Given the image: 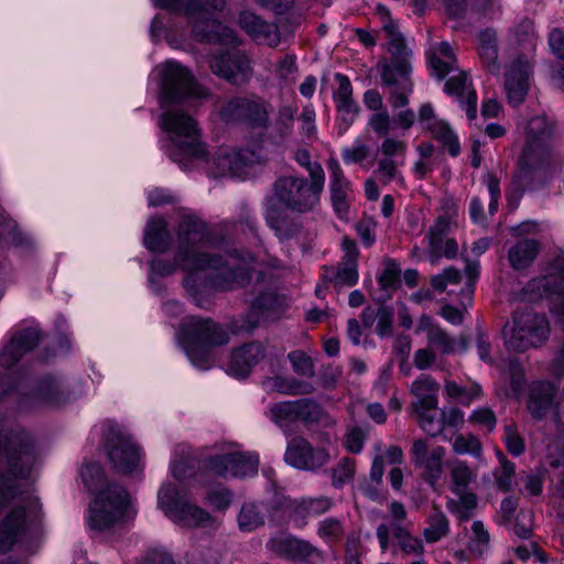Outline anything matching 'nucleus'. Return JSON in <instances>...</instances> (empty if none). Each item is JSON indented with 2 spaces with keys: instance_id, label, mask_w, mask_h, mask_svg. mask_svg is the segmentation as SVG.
I'll list each match as a JSON object with an SVG mask.
<instances>
[{
  "instance_id": "f257e3e1",
  "label": "nucleus",
  "mask_w": 564,
  "mask_h": 564,
  "mask_svg": "<svg viewBox=\"0 0 564 564\" xmlns=\"http://www.w3.org/2000/svg\"><path fill=\"white\" fill-rule=\"evenodd\" d=\"M153 74L160 78L159 126L163 132L160 147L183 171L203 169L209 176L248 178L254 167L264 161L262 148L236 150L220 147L212 155L202 141L196 119L185 111L191 100L208 96L185 66L176 61L158 65Z\"/></svg>"
},
{
  "instance_id": "f03ea898",
  "label": "nucleus",
  "mask_w": 564,
  "mask_h": 564,
  "mask_svg": "<svg viewBox=\"0 0 564 564\" xmlns=\"http://www.w3.org/2000/svg\"><path fill=\"white\" fill-rule=\"evenodd\" d=\"M221 241L215 239L206 223L193 214H183L176 228L174 259L154 257L149 261L148 284L154 294H162L166 285L163 278L177 270L185 272L183 286L200 308H209L213 293L240 288L256 279L263 280L262 270L254 260L237 252L226 259L216 252Z\"/></svg>"
},
{
  "instance_id": "7ed1b4c3",
  "label": "nucleus",
  "mask_w": 564,
  "mask_h": 564,
  "mask_svg": "<svg viewBox=\"0 0 564 564\" xmlns=\"http://www.w3.org/2000/svg\"><path fill=\"white\" fill-rule=\"evenodd\" d=\"M39 453L29 433L0 421V553L40 533L42 510L37 497L22 481L31 478Z\"/></svg>"
},
{
  "instance_id": "20e7f679",
  "label": "nucleus",
  "mask_w": 564,
  "mask_h": 564,
  "mask_svg": "<svg viewBox=\"0 0 564 564\" xmlns=\"http://www.w3.org/2000/svg\"><path fill=\"white\" fill-rule=\"evenodd\" d=\"M154 7L174 14H183L191 25L180 26L169 20L165 25L161 15L151 22L150 34L153 41L165 40L174 48L187 50L191 41L221 43L232 50L215 55L210 61L212 72L227 82L241 85L250 80L252 68L248 56L236 48L238 39L234 31L214 19L223 10L225 0H152Z\"/></svg>"
},
{
  "instance_id": "39448f33",
  "label": "nucleus",
  "mask_w": 564,
  "mask_h": 564,
  "mask_svg": "<svg viewBox=\"0 0 564 564\" xmlns=\"http://www.w3.org/2000/svg\"><path fill=\"white\" fill-rule=\"evenodd\" d=\"M80 478L85 487L96 495L88 516V524L93 530L107 531L135 517L137 509L130 494L117 484H108L99 464H84Z\"/></svg>"
},
{
  "instance_id": "423d86ee",
  "label": "nucleus",
  "mask_w": 564,
  "mask_h": 564,
  "mask_svg": "<svg viewBox=\"0 0 564 564\" xmlns=\"http://www.w3.org/2000/svg\"><path fill=\"white\" fill-rule=\"evenodd\" d=\"M176 339L191 364L199 370H206L213 365L210 349L228 343L229 336L213 319L189 316L182 322Z\"/></svg>"
},
{
  "instance_id": "0eeeda50",
  "label": "nucleus",
  "mask_w": 564,
  "mask_h": 564,
  "mask_svg": "<svg viewBox=\"0 0 564 564\" xmlns=\"http://www.w3.org/2000/svg\"><path fill=\"white\" fill-rule=\"evenodd\" d=\"M158 509L181 529L218 528L217 520L189 498L188 489H181L170 480L161 484L156 495Z\"/></svg>"
},
{
  "instance_id": "6e6552de",
  "label": "nucleus",
  "mask_w": 564,
  "mask_h": 564,
  "mask_svg": "<svg viewBox=\"0 0 564 564\" xmlns=\"http://www.w3.org/2000/svg\"><path fill=\"white\" fill-rule=\"evenodd\" d=\"M393 24H384V29L392 34L389 42V52L392 57L390 61H383L378 65L382 83L392 87L390 94V105L392 108H401L408 105L409 96L412 94L413 86L411 75V52L405 46L403 39L393 33Z\"/></svg>"
},
{
  "instance_id": "1a4fd4ad",
  "label": "nucleus",
  "mask_w": 564,
  "mask_h": 564,
  "mask_svg": "<svg viewBox=\"0 0 564 564\" xmlns=\"http://www.w3.org/2000/svg\"><path fill=\"white\" fill-rule=\"evenodd\" d=\"M259 463L260 457L256 452H245L234 442L216 443L202 458L206 473L224 479L253 477Z\"/></svg>"
},
{
  "instance_id": "9d476101",
  "label": "nucleus",
  "mask_w": 564,
  "mask_h": 564,
  "mask_svg": "<svg viewBox=\"0 0 564 564\" xmlns=\"http://www.w3.org/2000/svg\"><path fill=\"white\" fill-rule=\"evenodd\" d=\"M100 434L102 449L117 471L131 475L143 470V452L126 429L106 421L100 426Z\"/></svg>"
},
{
  "instance_id": "9b49d317",
  "label": "nucleus",
  "mask_w": 564,
  "mask_h": 564,
  "mask_svg": "<svg viewBox=\"0 0 564 564\" xmlns=\"http://www.w3.org/2000/svg\"><path fill=\"white\" fill-rule=\"evenodd\" d=\"M553 126L545 116L531 118L525 126V143L519 160L521 174L547 167L552 163L551 139Z\"/></svg>"
},
{
  "instance_id": "f8f14e48",
  "label": "nucleus",
  "mask_w": 564,
  "mask_h": 564,
  "mask_svg": "<svg viewBox=\"0 0 564 564\" xmlns=\"http://www.w3.org/2000/svg\"><path fill=\"white\" fill-rule=\"evenodd\" d=\"M324 186L325 181L319 177L307 181L303 177L284 176L274 183V198L291 210L306 213L319 203Z\"/></svg>"
},
{
  "instance_id": "ddd939ff",
  "label": "nucleus",
  "mask_w": 564,
  "mask_h": 564,
  "mask_svg": "<svg viewBox=\"0 0 564 564\" xmlns=\"http://www.w3.org/2000/svg\"><path fill=\"white\" fill-rule=\"evenodd\" d=\"M552 294H557L560 297L552 304L551 313L564 324V264L560 259L550 264L545 274L532 279L523 288V297L530 302Z\"/></svg>"
},
{
  "instance_id": "4468645a",
  "label": "nucleus",
  "mask_w": 564,
  "mask_h": 564,
  "mask_svg": "<svg viewBox=\"0 0 564 564\" xmlns=\"http://www.w3.org/2000/svg\"><path fill=\"white\" fill-rule=\"evenodd\" d=\"M549 333V322L544 315L525 312L514 316L510 334L505 333V340L508 349L523 351L543 344Z\"/></svg>"
},
{
  "instance_id": "2eb2a0df",
  "label": "nucleus",
  "mask_w": 564,
  "mask_h": 564,
  "mask_svg": "<svg viewBox=\"0 0 564 564\" xmlns=\"http://www.w3.org/2000/svg\"><path fill=\"white\" fill-rule=\"evenodd\" d=\"M267 416L285 433L295 422H317L323 415L322 406L311 399L276 402L270 405Z\"/></svg>"
},
{
  "instance_id": "dca6fc26",
  "label": "nucleus",
  "mask_w": 564,
  "mask_h": 564,
  "mask_svg": "<svg viewBox=\"0 0 564 564\" xmlns=\"http://www.w3.org/2000/svg\"><path fill=\"white\" fill-rule=\"evenodd\" d=\"M265 549L274 556L291 561H323L324 558L323 552L312 543L285 532L272 534L265 543Z\"/></svg>"
},
{
  "instance_id": "f3484780",
  "label": "nucleus",
  "mask_w": 564,
  "mask_h": 564,
  "mask_svg": "<svg viewBox=\"0 0 564 564\" xmlns=\"http://www.w3.org/2000/svg\"><path fill=\"white\" fill-rule=\"evenodd\" d=\"M75 397L64 382L56 377H45L39 380L31 390L24 394V404L31 408H61Z\"/></svg>"
},
{
  "instance_id": "a211bd4d",
  "label": "nucleus",
  "mask_w": 564,
  "mask_h": 564,
  "mask_svg": "<svg viewBox=\"0 0 564 564\" xmlns=\"http://www.w3.org/2000/svg\"><path fill=\"white\" fill-rule=\"evenodd\" d=\"M39 340L40 330L36 326L12 329L9 341L0 350V367L11 369L39 344Z\"/></svg>"
},
{
  "instance_id": "6ab92c4d",
  "label": "nucleus",
  "mask_w": 564,
  "mask_h": 564,
  "mask_svg": "<svg viewBox=\"0 0 564 564\" xmlns=\"http://www.w3.org/2000/svg\"><path fill=\"white\" fill-rule=\"evenodd\" d=\"M327 167L333 209L339 219L348 221L349 205L354 198L351 182L345 176L339 162L335 158L328 160Z\"/></svg>"
},
{
  "instance_id": "aec40b11",
  "label": "nucleus",
  "mask_w": 564,
  "mask_h": 564,
  "mask_svg": "<svg viewBox=\"0 0 564 564\" xmlns=\"http://www.w3.org/2000/svg\"><path fill=\"white\" fill-rule=\"evenodd\" d=\"M330 458L324 448H313L303 437H293L286 446L284 460L297 469L314 470L324 466Z\"/></svg>"
},
{
  "instance_id": "412c9836",
  "label": "nucleus",
  "mask_w": 564,
  "mask_h": 564,
  "mask_svg": "<svg viewBox=\"0 0 564 564\" xmlns=\"http://www.w3.org/2000/svg\"><path fill=\"white\" fill-rule=\"evenodd\" d=\"M419 123L440 142L452 156L460 153V144L457 134L451 126L440 119L431 104H423L419 109Z\"/></svg>"
},
{
  "instance_id": "4be33fe9",
  "label": "nucleus",
  "mask_w": 564,
  "mask_h": 564,
  "mask_svg": "<svg viewBox=\"0 0 564 564\" xmlns=\"http://www.w3.org/2000/svg\"><path fill=\"white\" fill-rule=\"evenodd\" d=\"M445 449L442 446H430L424 440H416L412 446V459L416 467L423 469V478L435 486L443 474Z\"/></svg>"
},
{
  "instance_id": "5701e85b",
  "label": "nucleus",
  "mask_w": 564,
  "mask_h": 564,
  "mask_svg": "<svg viewBox=\"0 0 564 564\" xmlns=\"http://www.w3.org/2000/svg\"><path fill=\"white\" fill-rule=\"evenodd\" d=\"M532 67L523 56L514 59L506 73L505 88L510 104L519 105L524 100L530 86Z\"/></svg>"
},
{
  "instance_id": "b1692460",
  "label": "nucleus",
  "mask_w": 564,
  "mask_h": 564,
  "mask_svg": "<svg viewBox=\"0 0 564 564\" xmlns=\"http://www.w3.org/2000/svg\"><path fill=\"white\" fill-rule=\"evenodd\" d=\"M444 90L447 95L457 97L462 109L465 110L466 117L470 124L481 129V123L478 122L477 116V95L474 89H470L467 75L459 73L452 76L445 83Z\"/></svg>"
},
{
  "instance_id": "393cba45",
  "label": "nucleus",
  "mask_w": 564,
  "mask_h": 564,
  "mask_svg": "<svg viewBox=\"0 0 564 564\" xmlns=\"http://www.w3.org/2000/svg\"><path fill=\"white\" fill-rule=\"evenodd\" d=\"M264 358L263 346L250 343L232 351L226 365V371L234 377H247L252 368Z\"/></svg>"
},
{
  "instance_id": "a878e982",
  "label": "nucleus",
  "mask_w": 564,
  "mask_h": 564,
  "mask_svg": "<svg viewBox=\"0 0 564 564\" xmlns=\"http://www.w3.org/2000/svg\"><path fill=\"white\" fill-rule=\"evenodd\" d=\"M239 24L258 43L275 46L280 42L278 26L274 23L262 20L252 12H241Z\"/></svg>"
},
{
  "instance_id": "bb28decb",
  "label": "nucleus",
  "mask_w": 564,
  "mask_h": 564,
  "mask_svg": "<svg viewBox=\"0 0 564 564\" xmlns=\"http://www.w3.org/2000/svg\"><path fill=\"white\" fill-rule=\"evenodd\" d=\"M169 474L175 484L181 489H188V481L195 477V460L191 451L185 445L175 447L169 466Z\"/></svg>"
},
{
  "instance_id": "cd10ccee",
  "label": "nucleus",
  "mask_w": 564,
  "mask_h": 564,
  "mask_svg": "<svg viewBox=\"0 0 564 564\" xmlns=\"http://www.w3.org/2000/svg\"><path fill=\"white\" fill-rule=\"evenodd\" d=\"M172 236L167 223L162 217H151L147 221L143 245L151 252L164 253L172 246Z\"/></svg>"
},
{
  "instance_id": "c85d7f7f",
  "label": "nucleus",
  "mask_w": 564,
  "mask_h": 564,
  "mask_svg": "<svg viewBox=\"0 0 564 564\" xmlns=\"http://www.w3.org/2000/svg\"><path fill=\"white\" fill-rule=\"evenodd\" d=\"M556 390L547 381H538L529 390L528 409L534 419L545 417L552 409Z\"/></svg>"
},
{
  "instance_id": "c756f323",
  "label": "nucleus",
  "mask_w": 564,
  "mask_h": 564,
  "mask_svg": "<svg viewBox=\"0 0 564 564\" xmlns=\"http://www.w3.org/2000/svg\"><path fill=\"white\" fill-rule=\"evenodd\" d=\"M341 249L344 256L336 274V283L352 286L358 282L359 278L357 270L359 253L356 242L348 237H344L341 240Z\"/></svg>"
},
{
  "instance_id": "7c9ffc66",
  "label": "nucleus",
  "mask_w": 564,
  "mask_h": 564,
  "mask_svg": "<svg viewBox=\"0 0 564 564\" xmlns=\"http://www.w3.org/2000/svg\"><path fill=\"white\" fill-rule=\"evenodd\" d=\"M440 386L430 375H421L411 384V392L416 398L414 409L436 410Z\"/></svg>"
},
{
  "instance_id": "2f4dec72",
  "label": "nucleus",
  "mask_w": 564,
  "mask_h": 564,
  "mask_svg": "<svg viewBox=\"0 0 564 564\" xmlns=\"http://www.w3.org/2000/svg\"><path fill=\"white\" fill-rule=\"evenodd\" d=\"M275 510L282 511L290 520L293 521L294 527L302 529L307 523V506L305 498L291 499L283 494H276L272 501Z\"/></svg>"
},
{
  "instance_id": "473e14b6",
  "label": "nucleus",
  "mask_w": 564,
  "mask_h": 564,
  "mask_svg": "<svg viewBox=\"0 0 564 564\" xmlns=\"http://www.w3.org/2000/svg\"><path fill=\"white\" fill-rule=\"evenodd\" d=\"M264 217L268 226L274 231L280 240L290 239L299 231V226L289 220L284 213L275 207L273 198L267 200Z\"/></svg>"
},
{
  "instance_id": "72a5a7b5",
  "label": "nucleus",
  "mask_w": 564,
  "mask_h": 564,
  "mask_svg": "<svg viewBox=\"0 0 564 564\" xmlns=\"http://www.w3.org/2000/svg\"><path fill=\"white\" fill-rule=\"evenodd\" d=\"M430 66L433 74L438 78H444L455 69L456 58L452 46L447 42L438 43L427 53Z\"/></svg>"
},
{
  "instance_id": "f704fd0d",
  "label": "nucleus",
  "mask_w": 564,
  "mask_h": 564,
  "mask_svg": "<svg viewBox=\"0 0 564 564\" xmlns=\"http://www.w3.org/2000/svg\"><path fill=\"white\" fill-rule=\"evenodd\" d=\"M0 245L17 248H28L33 245L29 234L23 232L18 224L7 216L0 207Z\"/></svg>"
},
{
  "instance_id": "c9c22d12",
  "label": "nucleus",
  "mask_w": 564,
  "mask_h": 564,
  "mask_svg": "<svg viewBox=\"0 0 564 564\" xmlns=\"http://www.w3.org/2000/svg\"><path fill=\"white\" fill-rule=\"evenodd\" d=\"M267 508L262 502H245L237 516L238 528L241 532H253L265 523Z\"/></svg>"
},
{
  "instance_id": "e433bc0d",
  "label": "nucleus",
  "mask_w": 564,
  "mask_h": 564,
  "mask_svg": "<svg viewBox=\"0 0 564 564\" xmlns=\"http://www.w3.org/2000/svg\"><path fill=\"white\" fill-rule=\"evenodd\" d=\"M540 251V242L535 239H523L509 249L508 258L516 270L531 265Z\"/></svg>"
},
{
  "instance_id": "4c0bfd02",
  "label": "nucleus",
  "mask_w": 564,
  "mask_h": 564,
  "mask_svg": "<svg viewBox=\"0 0 564 564\" xmlns=\"http://www.w3.org/2000/svg\"><path fill=\"white\" fill-rule=\"evenodd\" d=\"M444 391L446 395L460 403L462 405L469 406L474 401L481 398V387L473 381L460 383L455 380H445Z\"/></svg>"
},
{
  "instance_id": "58836bf2",
  "label": "nucleus",
  "mask_w": 564,
  "mask_h": 564,
  "mask_svg": "<svg viewBox=\"0 0 564 564\" xmlns=\"http://www.w3.org/2000/svg\"><path fill=\"white\" fill-rule=\"evenodd\" d=\"M427 341L430 346L434 347L443 355L464 352L469 345V340L465 336L451 337L441 327L436 330H432Z\"/></svg>"
},
{
  "instance_id": "ea45409f",
  "label": "nucleus",
  "mask_w": 564,
  "mask_h": 564,
  "mask_svg": "<svg viewBox=\"0 0 564 564\" xmlns=\"http://www.w3.org/2000/svg\"><path fill=\"white\" fill-rule=\"evenodd\" d=\"M267 391H278L282 394L299 395L313 392V386L310 382L294 378L274 377L263 381Z\"/></svg>"
},
{
  "instance_id": "a19ab883",
  "label": "nucleus",
  "mask_w": 564,
  "mask_h": 564,
  "mask_svg": "<svg viewBox=\"0 0 564 564\" xmlns=\"http://www.w3.org/2000/svg\"><path fill=\"white\" fill-rule=\"evenodd\" d=\"M455 495L458 499L448 498L446 501L447 510L456 516L460 521L469 520L477 507L476 495L468 491H462V494Z\"/></svg>"
},
{
  "instance_id": "79ce46f5",
  "label": "nucleus",
  "mask_w": 564,
  "mask_h": 564,
  "mask_svg": "<svg viewBox=\"0 0 564 564\" xmlns=\"http://www.w3.org/2000/svg\"><path fill=\"white\" fill-rule=\"evenodd\" d=\"M449 532V522L446 516L434 509L427 517V527L423 530L424 540L427 543H435L446 536Z\"/></svg>"
},
{
  "instance_id": "37998d69",
  "label": "nucleus",
  "mask_w": 564,
  "mask_h": 564,
  "mask_svg": "<svg viewBox=\"0 0 564 564\" xmlns=\"http://www.w3.org/2000/svg\"><path fill=\"white\" fill-rule=\"evenodd\" d=\"M250 107L246 109L242 123L251 128H265L269 121L268 104L259 97H248Z\"/></svg>"
},
{
  "instance_id": "c03bdc74",
  "label": "nucleus",
  "mask_w": 564,
  "mask_h": 564,
  "mask_svg": "<svg viewBox=\"0 0 564 564\" xmlns=\"http://www.w3.org/2000/svg\"><path fill=\"white\" fill-rule=\"evenodd\" d=\"M502 377L509 381V388L506 389L507 397L519 398L525 383L522 365L516 359H510Z\"/></svg>"
},
{
  "instance_id": "a18cd8bd",
  "label": "nucleus",
  "mask_w": 564,
  "mask_h": 564,
  "mask_svg": "<svg viewBox=\"0 0 564 564\" xmlns=\"http://www.w3.org/2000/svg\"><path fill=\"white\" fill-rule=\"evenodd\" d=\"M250 107L248 97H234L226 101L219 110V117L225 122H241L246 117V109Z\"/></svg>"
},
{
  "instance_id": "49530a36",
  "label": "nucleus",
  "mask_w": 564,
  "mask_h": 564,
  "mask_svg": "<svg viewBox=\"0 0 564 564\" xmlns=\"http://www.w3.org/2000/svg\"><path fill=\"white\" fill-rule=\"evenodd\" d=\"M344 532V525L338 519L326 518L317 523L316 533L327 545L339 542Z\"/></svg>"
},
{
  "instance_id": "de8ad7c7",
  "label": "nucleus",
  "mask_w": 564,
  "mask_h": 564,
  "mask_svg": "<svg viewBox=\"0 0 564 564\" xmlns=\"http://www.w3.org/2000/svg\"><path fill=\"white\" fill-rule=\"evenodd\" d=\"M490 535L481 521H474L468 541V550L475 556H481L489 547Z\"/></svg>"
},
{
  "instance_id": "09e8293b",
  "label": "nucleus",
  "mask_w": 564,
  "mask_h": 564,
  "mask_svg": "<svg viewBox=\"0 0 564 564\" xmlns=\"http://www.w3.org/2000/svg\"><path fill=\"white\" fill-rule=\"evenodd\" d=\"M452 477V491L454 494H462L466 491L467 486L475 479L473 470L463 462H457L451 473Z\"/></svg>"
},
{
  "instance_id": "8fccbe9b",
  "label": "nucleus",
  "mask_w": 564,
  "mask_h": 564,
  "mask_svg": "<svg viewBox=\"0 0 564 564\" xmlns=\"http://www.w3.org/2000/svg\"><path fill=\"white\" fill-rule=\"evenodd\" d=\"M457 225L458 221H454L438 215L435 224L430 228L426 236L431 250L438 251L443 237L451 230L453 226Z\"/></svg>"
},
{
  "instance_id": "3c124183",
  "label": "nucleus",
  "mask_w": 564,
  "mask_h": 564,
  "mask_svg": "<svg viewBox=\"0 0 564 564\" xmlns=\"http://www.w3.org/2000/svg\"><path fill=\"white\" fill-rule=\"evenodd\" d=\"M336 109L338 111L337 128L339 134L345 133L348 128L355 121L358 113V105L355 100L336 102Z\"/></svg>"
},
{
  "instance_id": "603ef678",
  "label": "nucleus",
  "mask_w": 564,
  "mask_h": 564,
  "mask_svg": "<svg viewBox=\"0 0 564 564\" xmlns=\"http://www.w3.org/2000/svg\"><path fill=\"white\" fill-rule=\"evenodd\" d=\"M420 427L429 435L435 436L443 430L442 416L437 417L436 410H415Z\"/></svg>"
},
{
  "instance_id": "864d4df0",
  "label": "nucleus",
  "mask_w": 564,
  "mask_h": 564,
  "mask_svg": "<svg viewBox=\"0 0 564 564\" xmlns=\"http://www.w3.org/2000/svg\"><path fill=\"white\" fill-rule=\"evenodd\" d=\"M355 462L350 458H341L333 469V486L341 488L350 482L355 476Z\"/></svg>"
},
{
  "instance_id": "5fc2aeb1",
  "label": "nucleus",
  "mask_w": 564,
  "mask_h": 564,
  "mask_svg": "<svg viewBox=\"0 0 564 564\" xmlns=\"http://www.w3.org/2000/svg\"><path fill=\"white\" fill-rule=\"evenodd\" d=\"M453 449L459 455L469 454L475 457L480 456L481 445L479 440L471 434H459L453 442Z\"/></svg>"
},
{
  "instance_id": "6e6d98bb",
  "label": "nucleus",
  "mask_w": 564,
  "mask_h": 564,
  "mask_svg": "<svg viewBox=\"0 0 564 564\" xmlns=\"http://www.w3.org/2000/svg\"><path fill=\"white\" fill-rule=\"evenodd\" d=\"M394 536L399 541V545L403 552L415 555L423 554L424 547L421 540L412 536L406 530L397 525L394 528Z\"/></svg>"
},
{
  "instance_id": "4d7b16f0",
  "label": "nucleus",
  "mask_w": 564,
  "mask_h": 564,
  "mask_svg": "<svg viewBox=\"0 0 564 564\" xmlns=\"http://www.w3.org/2000/svg\"><path fill=\"white\" fill-rule=\"evenodd\" d=\"M465 272L467 275V282L460 293V302L464 306L471 303L474 285L479 276V263L477 261L466 260Z\"/></svg>"
},
{
  "instance_id": "13d9d810",
  "label": "nucleus",
  "mask_w": 564,
  "mask_h": 564,
  "mask_svg": "<svg viewBox=\"0 0 564 564\" xmlns=\"http://www.w3.org/2000/svg\"><path fill=\"white\" fill-rule=\"evenodd\" d=\"M289 360L292 365L294 372L304 377H312L314 375L313 361L303 351L295 350L289 354Z\"/></svg>"
},
{
  "instance_id": "bf43d9fd",
  "label": "nucleus",
  "mask_w": 564,
  "mask_h": 564,
  "mask_svg": "<svg viewBox=\"0 0 564 564\" xmlns=\"http://www.w3.org/2000/svg\"><path fill=\"white\" fill-rule=\"evenodd\" d=\"M295 160L301 166L305 167L311 180H317L318 173L321 181H325V173L322 165L318 162L311 161V154L307 150H297L295 153Z\"/></svg>"
},
{
  "instance_id": "052dcab7",
  "label": "nucleus",
  "mask_w": 564,
  "mask_h": 564,
  "mask_svg": "<svg viewBox=\"0 0 564 564\" xmlns=\"http://www.w3.org/2000/svg\"><path fill=\"white\" fill-rule=\"evenodd\" d=\"M231 499V492L225 487L212 489L205 496L206 502L209 503L215 510L220 511L226 510L230 506Z\"/></svg>"
},
{
  "instance_id": "680f3d73",
  "label": "nucleus",
  "mask_w": 564,
  "mask_h": 564,
  "mask_svg": "<svg viewBox=\"0 0 564 564\" xmlns=\"http://www.w3.org/2000/svg\"><path fill=\"white\" fill-rule=\"evenodd\" d=\"M402 164V161L382 158L378 162L377 173L379 175L380 182L383 185L389 184L391 181L395 180L399 175L398 165Z\"/></svg>"
},
{
  "instance_id": "e2e57ef3",
  "label": "nucleus",
  "mask_w": 564,
  "mask_h": 564,
  "mask_svg": "<svg viewBox=\"0 0 564 564\" xmlns=\"http://www.w3.org/2000/svg\"><path fill=\"white\" fill-rule=\"evenodd\" d=\"M281 301L273 293H265L258 296L253 302V310H260L268 313V317H274L279 315Z\"/></svg>"
},
{
  "instance_id": "0e129e2a",
  "label": "nucleus",
  "mask_w": 564,
  "mask_h": 564,
  "mask_svg": "<svg viewBox=\"0 0 564 564\" xmlns=\"http://www.w3.org/2000/svg\"><path fill=\"white\" fill-rule=\"evenodd\" d=\"M369 154V148L359 140H356L350 147L341 150V158L345 164L360 163Z\"/></svg>"
},
{
  "instance_id": "69168bd1",
  "label": "nucleus",
  "mask_w": 564,
  "mask_h": 564,
  "mask_svg": "<svg viewBox=\"0 0 564 564\" xmlns=\"http://www.w3.org/2000/svg\"><path fill=\"white\" fill-rule=\"evenodd\" d=\"M406 151V143L401 140H397L394 138H386L380 147V152L383 158H390L403 162V156Z\"/></svg>"
},
{
  "instance_id": "338daca9",
  "label": "nucleus",
  "mask_w": 564,
  "mask_h": 564,
  "mask_svg": "<svg viewBox=\"0 0 564 564\" xmlns=\"http://www.w3.org/2000/svg\"><path fill=\"white\" fill-rule=\"evenodd\" d=\"M478 51L482 61L490 67L494 64V34L490 30L479 33Z\"/></svg>"
},
{
  "instance_id": "774afa93",
  "label": "nucleus",
  "mask_w": 564,
  "mask_h": 564,
  "mask_svg": "<svg viewBox=\"0 0 564 564\" xmlns=\"http://www.w3.org/2000/svg\"><path fill=\"white\" fill-rule=\"evenodd\" d=\"M369 127L380 135H387L393 130L392 118L386 110L375 112L368 121Z\"/></svg>"
}]
</instances>
